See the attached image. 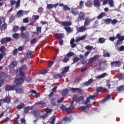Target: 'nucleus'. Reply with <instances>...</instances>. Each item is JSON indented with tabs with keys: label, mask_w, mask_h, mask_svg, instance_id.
Returning <instances> with one entry per match:
<instances>
[{
	"label": "nucleus",
	"mask_w": 124,
	"mask_h": 124,
	"mask_svg": "<svg viewBox=\"0 0 124 124\" xmlns=\"http://www.w3.org/2000/svg\"><path fill=\"white\" fill-rule=\"evenodd\" d=\"M108 4H109L110 7H114V1L113 0H108Z\"/></svg>",
	"instance_id": "obj_28"
},
{
	"label": "nucleus",
	"mask_w": 124,
	"mask_h": 124,
	"mask_svg": "<svg viewBox=\"0 0 124 124\" xmlns=\"http://www.w3.org/2000/svg\"><path fill=\"white\" fill-rule=\"evenodd\" d=\"M70 117H67V116H65L63 119V121L64 122H70Z\"/></svg>",
	"instance_id": "obj_51"
},
{
	"label": "nucleus",
	"mask_w": 124,
	"mask_h": 124,
	"mask_svg": "<svg viewBox=\"0 0 124 124\" xmlns=\"http://www.w3.org/2000/svg\"><path fill=\"white\" fill-rule=\"evenodd\" d=\"M118 23V20L116 19H111V24L112 25H116Z\"/></svg>",
	"instance_id": "obj_54"
},
{
	"label": "nucleus",
	"mask_w": 124,
	"mask_h": 124,
	"mask_svg": "<svg viewBox=\"0 0 124 124\" xmlns=\"http://www.w3.org/2000/svg\"><path fill=\"white\" fill-rule=\"evenodd\" d=\"M99 43H101V44H102L103 43H104L105 42V40H106L104 38H99Z\"/></svg>",
	"instance_id": "obj_46"
},
{
	"label": "nucleus",
	"mask_w": 124,
	"mask_h": 124,
	"mask_svg": "<svg viewBox=\"0 0 124 124\" xmlns=\"http://www.w3.org/2000/svg\"><path fill=\"white\" fill-rule=\"evenodd\" d=\"M23 70H24V67L23 66L19 69V75L21 77L20 78H23V79H25V78H26V75L23 72Z\"/></svg>",
	"instance_id": "obj_12"
},
{
	"label": "nucleus",
	"mask_w": 124,
	"mask_h": 124,
	"mask_svg": "<svg viewBox=\"0 0 124 124\" xmlns=\"http://www.w3.org/2000/svg\"><path fill=\"white\" fill-rule=\"evenodd\" d=\"M90 24H91V19L89 17H86L84 22V26H89Z\"/></svg>",
	"instance_id": "obj_23"
},
{
	"label": "nucleus",
	"mask_w": 124,
	"mask_h": 124,
	"mask_svg": "<svg viewBox=\"0 0 124 124\" xmlns=\"http://www.w3.org/2000/svg\"><path fill=\"white\" fill-rule=\"evenodd\" d=\"M54 63V61H50L49 62L48 65L47 66V67H51L52 66V65Z\"/></svg>",
	"instance_id": "obj_60"
},
{
	"label": "nucleus",
	"mask_w": 124,
	"mask_h": 124,
	"mask_svg": "<svg viewBox=\"0 0 124 124\" xmlns=\"http://www.w3.org/2000/svg\"><path fill=\"white\" fill-rule=\"evenodd\" d=\"M50 103L53 105V106H57L59 105V103H58V99L56 98H52L50 100Z\"/></svg>",
	"instance_id": "obj_11"
},
{
	"label": "nucleus",
	"mask_w": 124,
	"mask_h": 124,
	"mask_svg": "<svg viewBox=\"0 0 124 124\" xmlns=\"http://www.w3.org/2000/svg\"><path fill=\"white\" fill-rule=\"evenodd\" d=\"M47 117H48V114H46L43 116H39V118H41V119H43V120H45Z\"/></svg>",
	"instance_id": "obj_59"
},
{
	"label": "nucleus",
	"mask_w": 124,
	"mask_h": 124,
	"mask_svg": "<svg viewBox=\"0 0 124 124\" xmlns=\"http://www.w3.org/2000/svg\"><path fill=\"white\" fill-rule=\"evenodd\" d=\"M58 3L54 4H47L46 7H47V9H52V8H53V7L54 8H57V6H58Z\"/></svg>",
	"instance_id": "obj_15"
},
{
	"label": "nucleus",
	"mask_w": 124,
	"mask_h": 124,
	"mask_svg": "<svg viewBox=\"0 0 124 124\" xmlns=\"http://www.w3.org/2000/svg\"><path fill=\"white\" fill-rule=\"evenodd\" d=\"M45 104V102L43 101H39L35 103L36 105H40V107H43Z\"/></svg>",
	"instance_id": "obj_30"
},
{
	"label": "nucleus",
	"mask_w": 124,
	"mask_h": 124,
	"mask_svg": "<svg viewBox=\"0 0 124 124\" xmlns=\"http://www.w3.org/2000/svg\"><path fill=\"white\" fill-rule=\"evenodd\" d=\"M55 39H59V40H61V39H62V38H64V34H63V33H56L55 34Z\"/></svg>",
	"instance_id": "obj_13"
},
{
	"label": "nucleus",
	"mask_w": 124,
	"mask_h": 124,
	"mask_svg": "<svg viewBox=\"0 0 124 124\" xmlns=\"http://www.w3.org/2000/svg\"><path fill=\"white\" fill-rule=\"evenodd\" d=\"M24 106H25L24 103H20V104L17 106L16 108L17 109H23V108H24Z\"/></svg>",
	"instance_id": "obj_31"
},
{
	"label": "nucleus",
	"mask_w": 124,
	"mask_h": 124,
	"mask_svg": "<svg viewBox=\"0 0 124 124\" xmlns=\"http://www.w3.org/2000/svg\"><path fill=\"white\" fill-rule=\"evenodd\" d=\"M0 52H1L2 53L5 54V47L2 46L0 47Z\"/></svg>",
	"instance_id": "obj_40"
},
{
	"label": "nucleus",
	"mask_w": 124,
	"mask_h": 124,
	"mask_svg": "<svg viewBox=\"0 0 124 124\" xmlns=\"http://www.w3.org/2000/svg\"><path fill=\"white\" fill-rule=\"evenodd\" d=\"M19 33H16L13 34V37L15 39H18L19 38Z\"/></svg>",
	"instance_id": "obj_47"
},
{
	"label": "nucleus",
	"mask_w": 124,
	"mask_h": 124,
	"mask_svg": "<svg viewBox=\"0 0 124 124\" xmlns=\"http://www.w3.org/2000/svg\"><path fill=\"white\" fill-rule=\"evenodd\" d=\"M70 67L69 66H67L64 68V69L62 70L61 72V74H64V73H66L68 71H69V68Z\"/></svg>",
	"instance_id": "obj_24"
},
{
	"label": "nucleus",
	"mask_w": 124,
	"mask_h": 124,
	"mask_svg": "<svg viewBox=\"0 0 124 124\" xmlns=\"http://www.w3.org/2000/svg\"><path fill=\"white\" fill-rule=\"evenodd\" d=\"M26 31V27L22 26L20 28V31H21L20 33V36L21 37L23 38L24 39H27L30 37V35H29L28 32H26L25 33H24V31Z\"/></svg>",
	"instance_id": "obj_1"
},
{
	"label": "nucleus",
	"mask_w": 124,
	"mask_h": 124,
	"mask_svg": "<svg viewBox=\"0 0 124 124\" xmlns=\"http://www.w3.org/2000/svg\"><path fill=\"white\" fill-rule=\"evenodd\" d=\"M74 42H75V39L74 38H71L70 43L72 48H75L76 47L77 45Z\"/></svg>",
	"instance_id": "obj_20"
},
{
	"label": "nucleus",
	"mask_w": 124,
	"mask_h": 124,
	"mask_svg": "<svg viewBox=\"0 0 124 124\" xmlns=\"http://www.w3.org/2000/svg\"><path fill=\"white\" fill-rule=\"evenodd\" d=\"M121 61H116L111 62V66H114V67H120L121 66Z\"/></svg>",
	"instance_id": "obj_10"
},
{
	"label": "nucleus",
	"mask_w": 124,
	"mask_h": 124,
	"mask_svg": "<svg viewBox=\"0 0 124 124\" xmlns=\"http://www.w3.org/2000/svg\"><path fill=\"white\" fill-rule=\"evenodd\" d=\"M99 66L102 70H105L108 66V64L104 61H102L99 62Z\"/></svg>",
	"instance_id": "obj_5"
},
{
	"label": "nucleus",
	"mask_w": 124,
	"mask_h": 124,
	"mask_svg": "<svg viewBox=\"0 0 124 124\" xmlns=\"http://www.w3.org/2000/svg\"><path fill=\"white\" fill-rule=\"evenodd\" d=\"M34 115L36 118V119H39V114H38V112L36 110L34 111Z\"/></svg>",
	"instance_id": "obj_50"
},
{
	"label": "nucleus",
	"mask_w": 124,
	"mask_h": 124,
	"mask_svg": "<svg viewBox=\"0 0 124 124\" xmlns=\"http://www.w3.org/2000/svg\"><path fill=\"white\" fill-rule=\"evenodd\" d=\"M90 97H88L86 98V101L84 102V104L85 105H87V104H88V103H89V102H90Z\"/></svg>",
	"instance_id": "obj_58"
},
{
	"label": "nucleus",
	"mask_w": 124,
	"mask_h": 124,
	"mask_svg": "<svg viewBox=\"0 0 124 124\" xmlns=\"http://www.w3.org/2000/svg\"><path fill=\"white\" fill-rule=\"evenodd\" d=\"M86 31V29L84 26L79 27L78 30V32H84Z\"/></svg>",
	"instance_id": "obj_33"
},
{
	"label": "nucleus",
	"mask_w": 124,
	"mask_h": 124,
	"mask_svg": "<svg viewBox=\"0 0 124 124\" xmlns=\"http://www.w3.org/2000/svg\"><path fill=\"white\" fill-rule=\"evenodd\" d=\"M71 13H72V14L73 15H74L75 16H76L77 15H78V14H79V12L77 11H74V10H73L72 12H71Z\"/></svg>",
	"instance_id": "obj_56"
},
{
	"label": "nucleus",
	"mask_w": 124,
	"mask_h": 124,
	"mask_svg": "<svg viewBox=\"0 0 124 124\" xmlns=\"http://www.w3.org/2000/svg\"><path fill=\"white\" fill-rule=\"evenodd\" d=\"M32 54H33V52L31 51H28L26 54L27 58H31V55H32Z\"/></svg>",
	"instance_id": "obj_37"
},
{
	"label": "nucleus",
	"mask_w": 124,
	"mask_h": 124,
	"mask_svg": "<svg viewBox=\"0 0 124 124\" xmlns=\"http://www.w3.org/2000/svg\"><path fill=\"white\" fill-rule=\"evenodd\" d=\"M99 58V55H95L93 57H91L89 59V61L90 62H95L97 59Z\"/></svg>",
	"instance_id": "obj_17"
},
{
	"label": "nucleus",
	"mask_w": 124,
	"mask_h": 124,
	"mask_svg": "<svg viewBox=\"0 0 124 124\" xmlns=\"http://www.w3.org/2000/svg\"><path fill=\"white\" fill-rule=\"evenodd\" d=\"M36 31H37V33L38 34H39V33H41V27L39 26H37L36 27Z\"/></svg>",
	"instance_id": "obj_45"
},
{
	"label": "nucleus",
	"mask_w": 124,
	"mask_h": 124,
	"mask_svg": "<svg viewBox=\"0 0 124 124\" xmlns=\"http://www.w3.org/2000/svg\"><path fill=\"white\" fill-rule=\"evenodd\" d=\"M69 61V57H65L63 60V62H67Z\"/></svg>",
	"instance_id": "obj_57"
},
{
	"label": "nucleus",
	"mask_w": 124,
	"mask_h": 124,
	"mask_svg": "<svg viewBox=\"0 0 124 124\" xmlns=\"http://www.w3.org/2000/svg\"><path fill=\"white\" fill-rule=\"evenodd\" d=\"M23 23H25V24H27L29 23V19L28 18L26 17L23 19Z\"/></svg>",
	"instance_id": "obj_64"
},
{
	"label": "nucleus",
	"mask_w": 124,
	"mask_h": 124,
	"mask_svg": "<svg viewBox=\"0 0 124 124\" xmlns=\"http://www.w3.org/2000/svg\"><path fill=\"white\" fill-rule=\"evenodd\" d=\"M96 92L97 93H101V92H102L103 93H106V92H107V88L102 87L101 86L98 87L96 88Z\"/></svg>",
	"instance_id": "obj_9"
},
{
	"label": "nucleus",
	"mask_w": 124,
	"mask_h": 124,
	"mask_svg": "<svg viewBox=\"0 0 124 124\" xmlns=\"http://www.w3.org/2000/svg\"><path fill=\"white\" fill-rule=\"evenodd\" d=\"M116 37L118 39L116 43V46H118V45L123 44V41H124V36H121V34L118 33L116 35Z\"/></svg>",
	"instance_id": "obj_3"
},
{
	"label": "nucleus",
	"mask_w": 124,
	"mask_h": 124,
	"mask_svg": "<svg viewBox=\"0 0 124 124\" xmlns=\"http://www.w3.org/2000/svg\"><path fill=\"white\" fill-rule=\"evenodd\" d=\"M68 93V89H66L62 91V95L63 96H65V95H66Z\"/></svg>",
	"instance_id": "obj_36"
},
{
	"label": "nucleus",
	"mask_w": 124,
	"mask_h": 124,
	"mask_svg": "<svg viewBox=\"0 0 124 124\" xmlns=\"http://www.w3.org/2000/svg\"><path fill=\"white\" fill-rule=\"evenodd\" d=\"M105 76H106V73H104L102 74H101L99 76H98L97 77H98V79H100L102 78H104V77H105Z\"/></svg>",
	"instance_id": "obj_48"
},
{
	"label": "nucleus",
	"mask_w": 124,
	"mask_h": 124,
	"mask_svg": "<svg viewBox=\"0 0 124 124\" xmlns=\"http://www.w3.org/2000/svg\"><path fill=\"white\" fill-rule=\"evenodd\" d=\"M36 43V38H34L32 40H31V44H34V43Z\"/></svg>",
	"instance_id": "obj_61"
},
{
	"label": "nucleus",
	"mask_w": 124,
	"mask_h": 124,
	"mask_svg": "<svg viewBox=\"0 0 124 124\" xmlns=\"http://www.w3.org/2000/svg\"><path fill=\"white\" fill-rule=\"evenodd\" d=\"M24 14V11L23 10H19L17 12L16 15L17 17H21Z\"/></svg>",
	"instance_id": "obj_29"
},
{
	"label": "nucleus",
	"mask_w": 124,
	"mask_h": 124,
	"mask_svg": "<svg viewBox=\"0 0 124 124\" xmlns=\"http://www.w3.org/2000/svg\"><path fill=\"white\" fill-rule=\"evenodd\" d=\"M112 19L111 18H106L105 19V23L106 24H111Z\"/></svg>",
	"instance_id": "obj_38"
},
{
	"label": "nucleus",
	"mask_w": 124,
	"mask_h": 124,
	"mask_svg": "<svg viewBox=\"0 0 124 124\" xmlns=\"http://www.w3.org/2000/svg\"><path fill=\"white\" fill-rule=\"evenodd\" d=\"M82 100H84V96H80L77 99V102H80V101H82Z\"/></svg>",
	"instance_id": "obj_41"
},
{
	"label": "nucleus",
	"mask_w": 124,
	"mask_h": 124,
	"mask_svg": "<svg viewBox=\"0 0 124 124\" xmlns=\"http://www.w3.org/2000/svg\"><path fill=\"white\" fill-rule=\"evenodd\" d=\"M80 61V58L78 57H75L73 60V63H76V62H78Z\"/></svg>",
	"instance_id": "obj_44"
},
{
	"label": "nucleus",
	"mask_w": 124,
	"mask_h": 124,
	"mask_svg": "<svg viewBox=\"0 0 124 124\" xmlns=\"http://www.w3.org/2000/svg\"><path fill=\"white\" fill-rule=\"evenodd\" d=\"M60 25H62L63 27H70L72 25V23L71 21H60L59 22Z\"/></svg>",
	"instance_id": "obj_8"
},
{
	"label": "nucleus",
	"mask_w": 124,
	"mask_h": 124,
	"mask_svg": "<svg viewBox=\"0 0 124 124\" xmlns=\"http://www.w3.org/2000/svg\"><path fill=\"white\" fill-rule=\"evenodd\" d=\"M110 53L108 52L107 51H106V50L104 51V57L109 58V57H110Z\"/></svg>",
	"instance_id": "obj_39"
},
{
	"label": "nucleus",
	"mask_w": 124,
	"mask_h": 124,
	"mask_svg": "<svg viewBox=\"0 0 124 124\" xmlns=\"http://www.w3.org/2000/svg\"><path fill=\"white\" fill-rule=\"evenodd\" d=\"M85 16H86V14L84 13V12H80L78 14V16L77 20L78 22H81L82 21H84L85 20Z\"/></svg>",
	"instance_id": "obj_4"
},
{
	"label": "nucleus",
	"mask_w": 124,
	"mask_h": 124,
	"mask_svg": "<svg viewBox=\"0 0 124 124\" xmlns=\"http://www.w3.org/2000/svg\"><path fill=\"white\" fill-rule=\"evenodd\" d=\"M25 81V79L22 78H16L14 80V82L15 83V86H20L22 85L23 83Z\"/></svg>",
	"instance_id": "obj_2"
},
{
	"label": "nucleus",
	"mask_w": 124,
	"mask_h": 124,
	"mask_svg": "<svg viewBox=\"0 0 124 124\" xmlns=\"http://www.w3.org/2000/svg\"><path fill=\"white\" fill-rule=\"evenodd\" d=\"M54 79H61L62 78V75L61 74H57L53 76Z\"/></svg>",
	"instance_id": "obj_26"
},
{
	"label": "nucleus",
	"mask_w": 124,
	"mask_h": 124,
	"mask_svg": "<svg viewBox=\"0 0 124 124\" xmlns=\"http://www.w3.org/2000/svg\"><path fill=\"white\" fill-rule=\"evenodd\" d=\"M0 101H3V102H5L6 103H10V101H11V99L8 97H6L4 99H0Z\"/></svg>",
	"instance_id": "obj_21"
},
{
	"label": "nucleus",
	"mask_w": 124,
	"mask_h": 124,
	"mask_svg": "<svg viewBox=\"0 0 124 124\" xmlns=\"http://www.w3.org/2000/svg\"><path fill=\"white\" fill-rule=\"evenodd\" d=\"M64 29L67 32V34H68V33H71L73 32V30L69 26L65 27L64 28Z\"/></svg>",
	"instance_id": "obj_18"
},
{
	"label": "nucleus",
	"mask_w": 124,
	"mask_h": 124,
	"mask_svg": "<svg viewBox=\"0 0 124 124\" xmlns=\"http://www.w3.org/2000/svg\"><path fill=\"white\" fill-rule=\"evenodd\" d=\"M85 49H86V50H88V51H90V52H91V50L93 49V50H95V48H93V46L89 45L85 47Z\"/></svg>",
	"instance_id": "obj_35"
},
{
	"label": "nucleus",
	"mask_w": 124,
	"mask_h": 124,
	"mask_svg": "<svg viewBox=\"0 0 124 124\" xmlns=\"http://www.w3.org/2000/svg\"><path fill=\"white\" fill-rule=\"evenodd\" d=\"M15 91H16V93H23V92H24V87L16 85Z\"/></svg>",
	"instance_id": "obj_7"
},
{
	"label": "nucleus",
	"mask_w": 124,
	"mask_h": 124,
	"mask_svg": "<svg viewBox=\"0 0 124 124\" xmlns=\"http://www.w3.org/2000/svg\"><path fill=\"white\" fill-rule=\"evenodd\" d=\"M1 30H4L5 31L7 29V23H4L0 27Z\"/></svg>",
	"instance_id": "obj_32"
},
{
	"label": "nucleus",
	"mask_w": 124,
	"mask_h": 124,
	"mask_svg": "<svg viewBox=\"0 0 124 124\" xmlns=\"http://www.w3.org/2000/svg\"><path fill=\"white\" fill-rule=\"evenodd\" d=\"M117 91L118 92H123V91H124V85L119 86L117 89Z\"/></svg>",
	"instance_id": "obj_43"
},
{
	"label": "nucleus",
	"mask_w": 124,
	"mask_h": 124,
	"mask_svg": "<svg viewBox=\"0 0 124 124\" xmlns=\"http://www.w3.org/2000/svg\"><path fill=\"white\" fill-rule=\"evenodd\" d=\"M93 3L94 6H97L98 7L100 6V1L99 0H94Z\"/></svg>",
	"instance_id": "obj_25"
},
{
	"label": "nucleus",
	"mask_w": 124,
	"mask_h": 124,
	"mask_svg": "<svg viewBox=\"0 0 124 124\" xmlns=\"http://www.w3.org/2000/svg\"><path fill=\"white\" fill-rule=\"evenodd\" d=\"M77 98H78V95L75 94L73 95L72 99L76 102L77 101Z\"/></svg>",
	"instance_id": "obj_53"
},
{
	"label": "nucleus",
	"mask_w": 124,
	"mask_h": 124,
	"mask_svg": "<svg viewBox=\"0 0 124 124\" xmlns=\"http://www.w3.org/2000/svg\"><path fill=\"white\" fill-rule=\"evenodd\" d=\"M93 82V79L91 78L89 79L88 81L85 82L83 83V86H86V87H88V86H89V85H91L92 83Z\"/></svg>",
	"instance_id": "obj_19"
},
{
	"label": "nucleus",
	"mask_w": 124,
	"mask_h": 124,
	"mask_svg": "<svg viewBox=\"0 0 124 124\" xmlns=\"http://www.w3.org/2000/svg\"><path fill=\"white\" fill-rule=\"evenodd\" d=\"M18 62L16 61H13L9 65L10 68H14L16 66H17Z\"/></svg>",
	"instance_id": "obj_16"
},
{
	"label": "nucleus",
	"mask_w": 124,
	"mask_h": 124,
	"mask_svg": "<svg viewBox=\"0 0 124 124\" xmlns=\"http://www.w3.org/2000/svg\"><path fill=\"white\" fill-rule=\"evenodd\" d=\"M19 31V27L17 25H15V26H13V31L14 32H16V31Z\"/></svg>",
	"instance_id": "obj_34"
},
{
	"label": "nucleus",
	"mask_w": 124,
	"mask_h": 124,
	"mask_svg": "<svg viewBox=\"0 0 124 124\" xmlns=\"http://www.w3.org/2000/svg\"><path fill=\"white\" fill-rule=\"evenodd\" d=\"M111 96H112V94H108L103 100L104 101H106V100H108V99H109V98H110Z\"/></svg>",
	"instance_id": "obj_52"
},
{
	"label": "nucleus",
	"mask_w": 124,
	"mask_h": 124,
	"mask_svg": "<svg viewBox=\"0 0 124 124\" xmlns=\"http://www.w3.org/2000/svg\"><path fill=\"white\" fill-rule=\"evenodd\" d=\"M20 3H21V0H17V1L16 2V5L15 8H18V7H19Z\"/></svg>",
	"instance_id": "obj_49"
},
{
	"label": "nucleus",
	"mask_w": 124,
	"mask_h": 124,
	"mask_svg": "<svg viewBox=\"0 0 124 124\" xmlns=\"http://www.w3.org/2000/svg\"><path fill=\"white\" fill-rule=\"evenodd\" d=\"M16 87H17V85H15L13 86L10 85H7L5 88V91L9 92L10 91H15V90H16Z\"/></svg>",
	"instance_id": "obj_6"
},
{
	"label": "nucleus",
	"mask_w": 124,
	"mask_h": 124,
	"mask_svg": "<svg viewBox=\"0 0 124 124\" xmlns=\"http://www.w3.org/2000/svg\"><path fill=\"white\" fill-rule=\"evenodd\" d=\"M119 79L121 80H123L124 78V74H120L119 77Z\"/></svg>",
	"instance_id": "obj_63"
},
{
	"label": "nucleus",
	"mask_w": 124,
	"mask_h": 124,
	"mask_svg": "<svg viewBox=\"0 0 124 124\" xmlns=\"http://www.w3.org/2000/svg\"><path fill=\"white\" fill-rule=\"evenodd\" d=\"M30 106L26 107L24 108V113L25 114H28L29 113V110H30Z\"/></svg>",
	"instance_id": "obj_42"
},
{
	"label": "nucleus",
	"mask_w": 124,
	"mask_h": 124,
	"mask_svg": "<svg viewBox=\"0 0 124 124\" xmlns=\"http://www.w3.org/2000/svg\"><path fill=\"white\" fill-rule=\"evenodd\" d=\"M63 10H65H65H70V8L66 5H65V6H63Z\"/></svg>",
	"instance_id": "obj_62"
},
{
	"label": "nucleus",
	"mask_w": 124,
	"mask_h": 124,
	"mask_svg": "<svg viewBox=\"0 0 124 124\" xmlns=\"http://www.w3.org/2000/svg\"><path fill=\"white\" fill-rule=\"evenodd\" d=\"M11 39L9 37H6L2 38L0 43L1 44H5V43H7L8 42H10Z\"/></svg>",
	"instance_id": "obj_14"
},
{
	"label": "nucleus",
	"mask_w": 124,
	"mask_h": 124,
	"mask_svg": "<svg viewBox=\"0 0 124 124\" xmlns=\"http://www.w3.org/2000/svg\"><path fill=\"white\" fill-rule=\"evenodd\" d=\"M72 56H74V53L73 52H68L66 55L67 58H69V57H72Z\"/></svg>",
	"instance_id": "obj_55"
},
{
	"label": "nucleus",
	"mask_w": 124,
	"mask_h": 124,
	"mask_svg": "<svg viewBox=\"0 0 124 124\" xmlns=\"http://www.w3.org/2000/svg\"><path fill=\"white\" fill-rule=\"evenodd\" d=\"M86 35H84L83 36H82L81 37H78V38H77L76 40V42H79V41H81V40H84V39H85V38H86Z\"/></svg>",
	"instance_id": "obj_22"
},
{
	"label": "nucleus",
	"mask_w": 124,
	"mask_h": 124,
	"mask_svg": "<svg viewBox=\"0 0 124 124\" xmlns=\"http://www.w3.org/2000/svg\"><path fill=\"white\" fill-rule=\"evenodd\" d=\"M106 16V13L105 12H102L99 16H97V19H101V18Z\"/></svg>",
	"instance_id": "obj_27"
}]
</instances>
